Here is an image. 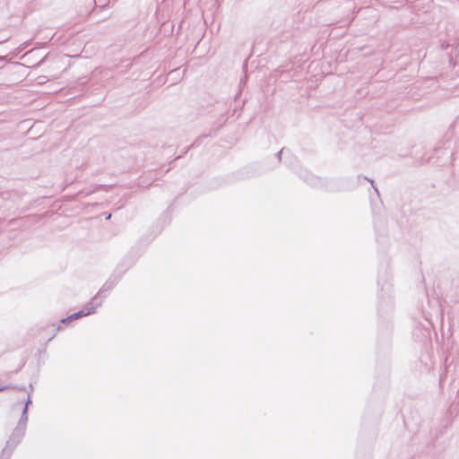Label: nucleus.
Masks as SVG:
<instances>
[{
    "mask_svg": "<svg viewBox=\"0 0 459 459\" xmlns=\"http://www.w3.org/2000/svg\"><path fill=\"white\" fill-rule=\"evenodd\" d=\"M101 304H102V299L99 298L98 296H94L91 299V301L85 306L84 308L79 310L78 312L72 314L71 316H67L66 318L62 319L61 323L65 324L66 322L71 321L73 319H78L80 317L93 314V313H95L96 308L100 307Z\"/></svg>",
    "mask_w": 459,
    "mask_h": 459,
    "instance_id": "f257e3e1",
    "label": "nucleus"
},
{
    "mask_svg": "<svg viewBox=\"0 0 459 459\" xmlns=\"http://www.w3.org/2000/svg\"><path fill=\"white\" fill-rule=\"evenodd\" d=\"M25 434V429L22 427H16L9 439L6 442L5 447L3 449V454L11 453L16 446L21 442L22 437Z\"/></svg>",
    "mask_w": 459,
    "mask_h": 459,
    "instance_id": "f03ea898",
    "label": "nucleus"
},
{
    "mask_svg": "<svg viewBox=\"0 0 459 459\" xmlns=\"http://www.w3.org/2000/svg\"><path fill=\"white\" fill-rule=\"evenodd\" d=\"M120 280V276L112 275L108 280L102 285L99 292L95 295L101 298L102 300L107 297L108 293L111 291L114 287L117 284Z\"/></svg>",
    "mask_w": 459,
    "mask_h": 459,
    "instance_id": "7ed1b4c3",
    "label": "nucleus"
},
{
    "mask_svg": "<svg viewBox=\"0 0 459 459\" xmlns=\"http://www.w3.org/2000/svg\"><path fill=\"white\" fill-rule=\"evenodd\" d=\"M440 48L442 50H447L449 48H451V51L447 52V59L451 65L455 66L456 62L455 59H456L459 56V50L457 51V48L454 49L453 47L448 42H442L440 45Z\"/></svg>",
    "mask_w": 459,
    "mask_h": 459,
    "instance_id": "20e7f679",
    "label": "nucleus"
},
{
    "mask_svg": "<svg viewBox=\"0 0 459 459\" xmlns=\"http://www.w3.org/2000/svg\"><path fill=\"white\" fill-rule=\"evenodd\" d=\"M30 403H31V400H30V396L29 394L28 399L25 402V406L22 410V416H21L20 420L17 425V427H22L23 429H26V425L28 422V408Z\"/></svg>",
    "mask_w": 459,
    "mask_h": 459,
    "instance_id": "39448f33",
    "label": "nucleus"
},
{
    "mask_svg": "<svg viewBox=\"0 0 459 459\" xmlns=\"http://www.w3.org/2000/svg\"><path fill=\"white\" fill-rule=\"evenodd\" d=\"M305 180H307V183L313 186H317L321 182V180L318 178H316L314 176H310L309 180L307 178H305Z\"/></svg>",
    "mask_w": 459,
    "mask_h": 459,
    "instance_id": "423d86ee",
    "label": "nucleus"
},
{
    "mask_svg": "<svg viewBox=\"0 0 459 459\" xmlns=\"http://www.w3.org/2000/svg\"><path fill=\"white\" fill-rule=\"evenodd\" d=\"M286 149L285 148H281L276 154V157L278 159L279 161H281V155L283 152H285Z\"/></svg>",
    "mask_w": 459,
    "mask_h": 459,
    "instance_id": "0eeeda50",
    "label": "nucleus"
},
{
    "mask_svg": "<svg viewBox=\"0 0 459 459\" xmlns=\"http://www.w3.org/2000/svg\"><path fill=\"white\" fill-rule=\"evenodd\" d=\"M10 388H15V387L12 385H3V386H0V392L10 389Z\"/></svg>",
    "mask_w": 459,
    "mask_h": 459,
    "instance_id": "6e6552de",
    "label": "nucleus"
},
{
    "mask_svg": "<svg viewBox=\"0 0 459 459\" xmlns=\"http://www.w3.org/2000/svg\"><path fill=\"white\" fill-rule=\"evenodd\" d=\"M364 178H365V179H367L368 181H369V182L371 183V185H372L373 188H374V189H375V191L378 194V190H377V188L374 186V181H373L372 179H369V178H366V177H365Z\"/></svg>",
    "mask_w": 459,
    "mask_h": 459,
    "instance_id": "1a4fd4ad",
    "label": "nucleus"
},
{
    "mask_svg": "<svg viewBox=\"0 0 459 459\" xmlns=\"http://www.w3.org/2000/svg\"><path fill=\"white\" fill-rule=\"evenodd\" d=\"M15 388L14 389H17L19 391H25L26 390V387L25 386H15L13 385Z\"/></svg>",
    "mask_w": 459,
    "mask_h": 459,
    "instance_id": "9d476101",
    "label": "nucleus"
},
{
    "mask_svg": "<svg viewBox=\"0 0 459 459\" xmlns=\"http://www.w3.org/2000/svg\"><path fill=\"white\" fill-rule=\"evenodd\" d=\"M111 218V213H108L107 216H106V219L107 220H109Z\"/></svg>",
    "mask_w": 459,
    "mask_h": 459,
    "instance_id": "9b49d317",
    "label": "nucleus"
},
{
    "mask_svg": "<svg viewBox=\"0 0 459 459\" xmlns=\"http://www.w3.org/2000/svg\"><path fill=\"white\" fill-rule=\"evenodd\" d=\"M30 392H32V391H33V386H32V385H31V384L30 385Z\"/></svg>",
    "mask_w": 459,
    "mask_h": 459,
    "instance_id": "f8f14e48",
    "label": "nucleus"
},
{
    "mask_svg": "<svg viewBox=\"0 0 459 459\" xmlns=\"http://www.w3.org/2000/svg\"><path fill=\"white\" fill-rule=\"evenodd\" d=\"M44 59L40 60V62L38 64L39 65L43 63Z\"/></svg>",
    "mask_w": 459,
    "mask_h": 459,
    "instance_id": "ddd939ff",
    "label": "nucleus"
}]
</instances>
